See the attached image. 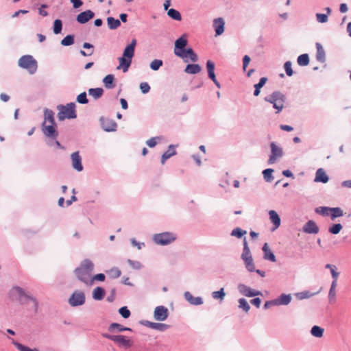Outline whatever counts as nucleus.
Wrapping results in <instances>:
<instances>
[{"label": "nucleus", "mask_w": 351, "mask_h": 351, "mask_svg": "<svg viewBox=\"0 0 351 351\" xmlns=\"http://www.w3.org/2000/svg\"><path fill=\"white\" fill-rule=\"evenodd\" d=\"M94 264L90 260H84L80 266L77 267L74 273L79 280L86 285H93V272Z\"/></svg>", "instance_id": "1"}, {"label": "nucleus", "mask_w": 351, "mask_h": 351, "mask_svg": "<svg viewBox=\"0 0 351 351\" xmlns=\"http://www.w3.org/2000/svg\"><path fill=\"white\" fill-rule=\"evenodd\" d=\"M136 45V40L132 39L130 44L125 48L123 56L119 58V65L117 66V69H122L124 73L128 71L132 59L134 56Z\"/></svg>", "instance_id": "2"}, {"label": "nucleus", "mask_w": 351, "mask_h": 351, "mask_svg": "<svg viewBox=\"0 0 351 351\" xmlns=\"http://www.w3.org/2000/svg\"><path fill=\"white\" fill-rule=\"evenodd\" d=\"M264 100L272 104L273 108L276 110V114H278L284 108L286 96L282 93L276 90L265 97Z\"/></svg>", "instance_id": "3"}, {"label": "nucleus", "mask_w": 351, "mask_h": 351, "mask_svg": "<svg viewBox=\"0 0 351 351\" xmlns=\"http://www.w3.org/2000/svg\"><path fill=\"white\" fill-rule=\"evenodd\" d=\"M10 295L12 300H18L19 302H20L22 304L25 302V300L32 301L34 303V311H37V309H38L37 300L35 298L27 295L25 293V291L23 290V289H21V287H13L10 291Z\"/></svg>", "instance_id": "4"}, {"label": "nucleus", "mask_w": 351, "mask_h": 351, "mask_svg": "<svg viewBox=\"0 0 351 351\" xmlns=\"http://www.w3.org/2000/svg\"><path fill=\"white\" fill-rule=\"evenodd\" d=\"M58 109V119L60 121L76 117L75 104L74 103H70L66 106H59Z\"/></svg>", "instance_id": "5"}, {"label": "nucleus", "mask_w": 351, "mask_h": 351, "mask_svg": "<svg viewBox=\"0 0 351 351\" xmlns=\"http://www.w3.org/2000/svg\"><path fill=\"white\" fill-rule=\"evenodd\" d=\"M20 67L26 69L30 74H34L38 68L36 60L30 55L21 57L18 61Z\"/></svg>", "instance_id": "6"}, {"label": "nucleus", "mask_w": 351, "mask_h": 351, "mask_svg": "<svg viewBox=\"0 0 351 351\" xmlns=\"http://www.w3.org/2000/svg\"><path fill=\"white\" fill-rule=\"evenodd\" d=\"M102 336L117 343L119 346L123 347L125 349L130 348L133 344L132 341L130 338L124 335H112L109 334H103Z\"/></svg>", "instance_id": "7"}, {"label": "nucleus", "mask_w": 351, "mask_h": 351, "mask_svg": "<svg viewBox=\"0 0 351 351\" xmlns=\"http://www.w3.org/2000/svg\"><path fill=\"white\" fill-rule=\"evenodd\" d=\"M176 239V235L171 232H162L156 234L154 236L153 238L154 242L156 244L161 245H168L174 241Z\"/></svg>", "instance_id": "8"}, {"label": "nucleus", "mask_w": 351, "mask_h": 351, "mask_svg": "<svg viewBox=\"0 0 351 351\" xmlns=\"http://www.w3.org/2000/svg\"><path fill=\"white\" fill-rule=\"evenodd\" d=\"M271 154L267 161L269 165L276 162L277 159L280 158L283 156L282 148L278 146L274 142L270 143Z\"/></svg>", "instance_id": "9"}, {"label": "nucleus", "mask_w": 351, "mask_h": 351, "mask_svg": "<svg viewBox=\"0 0 351 351\" xmlns=\"http://www.w3.org/2000/svg\"><path fill=\"white\" fill-rule=\"evenodd\" d=\"M69 302L72 306H80L85 302V295L81 291H75L70 297Z\"/></svg>", "instance_id": "10"}, {"label": "nucleus", "mask_w": 351, "mask_h": 351, "mask_svg": "<svg viewBox=\"0 0 351 351\" xmlns=\"http://www.w3.org/2000/svg\"><path fill=\"white\" fill-rule=\"evenodd\" d=\"M237 289L241 295L249 298L262 295L260 291L252 289L250 287L241 283L238 285Z\"/></svg>", "instance_id": "11"}, {"label": "nucleus", "mask_w": 351, "mask_h": 351, "mask_svg": "<svg viewBox=\"0 0 351 351\" xmlns=\"http://www.w3.org/2000/svg\"><path fill=\"white\" fill-rule=\"evenodd\" d=\"M187 45V39L185 35L182 36L175 42L174 53L178 57H184L183 51Z\"/></svg>", "instance_id": "12"}, {"label": "nucleus", "mask_w": 351, "mask_h": 351, "mask_svg": "<svg viewBox=\"0 0 351 351\" xmlns=\"http://www.w3.org/2000/svg\"><path fill=\"white\" fill-rule=\"evenodd\" d=\"M56 123H43L42 125V130L43 134L49 138H56L58 133L56 130Z\"/></svg>", "instance_id": "13"}, {"label": "nucleus", "mask_w": 351, "mask_h": 351, "mask_svg": "<svg viewBox=\"0 0 351 351\" xmlns=\"http://www.w3.org/2000/svg\"><path fill=\"white\" fill-rule=\"evenodd\" d=\"M101 124L102 128L106 132H113L117 130V125L116 122L108 118H101Z\"/></svg>", "instance_id": "14"}, {"label": "nucleus", "mask_w": 351, "mask_h": 351, "mask_svg": "<svg viewBox=\"0 0 351 351\" xmlns=\"http://www.w3.org/2000/svg\"><path fill=\"white\" fill-rule=\"evenodd\" d=\"M319 230V227L313 220L308 221L302 227V232L306 234H317Z\"/></svg>", "instance_id": "15"}, {"label": "nucleus", "mask_w": 351, "mask_h": 351, "mask_svg": "<svg viewBox=\"0 0 351 351\" xmlns=\"http://www.w3.org/2000/svg\"><path fill=\"white\" fill-rule=\"evenodd\" d=\"M168 317V309L163 306H157L154 310V318L158 321H164Z\"/></svg>", "instance_id": "16"}, {"label": "nucleus", "mask_w": 351, "mask_h": 351, "mask_svg": "<svg viewBox=\"0 0 351 351\" xmlns=\"http://www.w3.org/2000/svg\"><path fill=\"white\" fill-rule=\"evenodd\" d=\"M72 167L77 171H81L83 169L82 165V158L79 155V152H76L71 154Z\"/></svg>", "instance_id": "17"}, {"label": "nucleus", "mask_w": 351, "mask_h": 351, "mask_svg": "<svg viewBox=\"0 0 351 351\" xmlns=\"http://www.w3.org/2000/svg\"><path fill=\"white\" fill-rule=\"evenodd\" d=\"M292 300L291 294L282 293L275 299L276 306H287Z\"/></svg>", "instance_id": "18"}, {"label": "nucleus", "mask_w": 351, "mask_h": 351, "mask_svg": "<svg viewBox=\"0 0 351 351\" xmlns=\"http://www.w3.org/2000/svg\"><path fill=\"white\" fill-rule=\"evenodd\" d=\"M95 14L91 10H86L80 13L77 16V21L84 24L94 17Z\"/></svg>", "instance_id": "19"}, {"label": "nucleus", "mask_w": 351, "mask_h": 351, "mask_svg": "<svg viewBox=\"0 0 351 351\" xmlns=\"http://www.w3.org/2000/svg\"><path fill=\"white\" fill-rule=\"evenodd\" d=\"M184 57H180L185 62L189 61L196 62L197 56L191 48L186 49L183 51Z\"/></svg>", "instance_id": "20"}, {"label": "nucleus", "mask_w": 351, "mask_h": 351, "mask_svg": "<svg viewBox=\"0 0 351 351\" xmlns=\"http://www.w3.org/2000/svg\"><path fill=\"white\" fill-rule=\"evenodd\" d=\"M329 180V178L326 173L325 171L322 168H319L315 173V178L314 181L315 182L327 183Z\"/></svg>", "instance_id": "21"}, {"label": "nucleus", "mask_w": 351, "mask_h": 351, "mask_svg": "<svg viewBox=\"0 0 351 351\" xmlns=\"http://www.w3.org/2000/svg\"><path fill=\"white\" fill-rule=\"evenodd\" d=\"M206 69L208 74V77L213 81V82L217 86H219V84L217 80L216 76L215 75V64L211 60H208L206 62Z\"/></svg>", "instance_id": "22"}, {"label": "nucleus", "mask_w": 351, "mask_h": 351, "mask_svg": "<svg viewBox=\"0 0 351 351\" xmlns=\"http://www.w3.org/2000/svg\"><path fill=\"white\" fill-rule=\"evenodd\" d=\"M315 45L317 49L316 60L321 63L325 62L326 53L322 45L319 43H316Z\"/></svg>", "instance_id": "23"}, {"label": "nucleus", "mask_w": 351, "mask_h": 351, "mask_svg": "<svg viewBox=\"0 0 351 351\" xmlns=\"http://www.w3.org/2000/svg\"><path fill=\"white\" fill-rule=\"evenodd\" d=\"M262 250H263V254H264V255H263L264 259L269 260L271 262L276 261V256H275L274 254L270 250L267 243H265L263 245Z\"/></svg>", "instance_id": "24"}, {"label": "nucleus", "mask_w": 351, "mask_h": 351, "mask_svg": "<svg viewBox=\"0 0 351 351\" xmlns=\"http://www.w3.org/2000/svg\"><path fill=\"white\" fill-rule=\"evenodd\" d=\"M108 331L110 332H123V331H131L132 329L130 328L125 327L122 326L121 324H117V323H112L110 324L108 328Z\"/></svg>", "instance_id": "25"}, {"label": "nucleus", "mask_w": 351, "mask_h": 351, "mask_svg": "<svg viewBox=\"0 0 351 351\" xmlns=\"http://www.w3.org/2000/svg\"><path fill=\"white\" fill-rule=\"evenodd\" d=\"M269 215L270 220L271 221L274 226V229L275 230L278 228L280 226L281 222L278 214L275 210H271L269 211Z\"/></svg>", "instance_id": "26"}, {"label": "nucleus", "mask_w": 351, "mask_h": 351, "mask_svg": "<svg viewBox=\"0 0 351 351\" xmlns=\"http://www.w3.org/2000/svg\"><path fill=\"white\" fill-rule=\"evenodd\" d=\"M184 298L191 304L199 305L202 304V299L200 297H194L188 291L185 292Z\"/></svg>", "instance_id": "27"}, {"label": "nucleus", "mask_w": 351, "mask_h": 351, "mask_svg": "<svg viewBox=\"0 0 351 351\" xmlns=\"http://www.w3.org/2000/svg\"><path fill=\"white\" fill-rule=\"evenodd\" d=\"M330 216L332 220L343 215V211L340 207H330Z\"/></svg>", "instance_id": "28"}, {"label": "nucleus", "mask_w": 351, "mask_h": 351, "mask_svg": "<svg viewBox=\"0 0 351 351\" xmlns=\"http://www.w3.org/2000/svg\"><path fill=\"white\" fill-rule=\"evenodd\" d=\"M201 70H202V68L199 64H188L186 66L184 71L186 73H189V74H196V73H199L201 71Z\"/></svg>", "instance_id": "29"}, {"label": "nucleus", "mask_w": 351, "mask_h": 351, "mask_svg": "<svg viewBox=\"0 0 351 351\" xmlns=\"http://www.w3.org/2000/svg\"><path fill=\"white\" fill-rule=\"evenodd\" d=\"M267 81V78L265 77H263L260 79L258 83L254 84V95L257 97L260 95L261 93V88L266 84Z\"/></svg>", "instance_id": "30"}, {"label": "nucleus", "mask_w": 351, "mask_h": 351, "mask_svg": "<svg viewBox=\"0 0 351 351\" xmlns=\"http://www.w3.org/2000/svg\"><path fill=\"white\" fill-rule=\"evenodd\" d=\"M114 81V77L112 74L107 75L103 80L104 86L107 88H112L115 86Z\"/></svg>", "instance_id": "31"}, {"label": "nucleus", "mask_w": 351, "mask_h": 351, "mask_svg": "<svg viewBox=\"0 0 351 351\" xmlns=\"http://www.w3.org/2000/svg\"><path fill=\"white\" fill-rule=\"evenodd\" d=\"M176 154V151L173 145H170L167 151H166L161 157V163L164 164L165 161Z\"/></svg>", "instance_id": "32"}, {"label": "nucleus", "mask_w": 351, "mask_h": 351, "mask_svg": "<svg viewBox=\"0 0 351 351\" xmlns=\"http://www.w3.org/2000/svg\"><path fill=\"white\" fill-rule=\"evenodd\" d=\"M104 93V90L101 88H90L88 90V94L94 99H97L100 98Z\"/></svg>", "instance_id": "33"}, {"label": "nucleus", "mask_w": 351, "mask_h": 351, "mask_svg": "<svg viewBox=\"0 0 351 351\" xmlns=\"http://www.w3.org/2000/svg\"><path fill=\"white\" fill-rule=\"evenodd\" d=\"M337 285V281H332L330 288L328 293L329 302H332L335 300L336 298V291L335 289Z\"/></svg>", "instance_id": "34"}, {"label": "nucleus", "mask_w": 351, "mask_h": 351, "mask_svg": "<svg viewBox=\"0 0 351 351\" xmlns=\"http://www.w3.org/2000/svg\"><path fill=\"white\" fill-rule=\"evenodd\" d=\"M105 295V291L101 287H97L93 290V298L96 300H101Z\"/></svg>", "instance_id": "35"}, {"label": "nucleus", "mask_w": 351, "mask_h": 351, "mask_svg": "<svg viewBox=\"0 0 351 351\" xmlns=\"http://www.w3.org/2000/svg\"><path fill=\"white\" fill-rule=\"evenodd\" d=\"M325 268L329 269L332 278V281H337L339 273L337 271V267L335 265L326 264Z\"/></svg>", "instance_id": "36"}, {"label": "nucleus", "mask_w": 351, "mask_h": 351, "mask_svg": "<svg viewBox=\"0 0 351 351\" xmlns=\"http://www.w3.org/2000/svg\"><path fill=\"white\" fill-rule=\"evenodd\" d=\"M43 123H56L53 117V112L52 110L48 109L45 110V120Z\"/></svg>", "instance_id": "37"}, {"label": "nucleus", "mask_w": 351, "mask_h": 351, "mask_svg": "<svg viewBox=\"0 0 351 351\" xmlns=\"http://www.w3.org/2000/svg\"><path fill=\"white\" fill-rule=\"evenodd\" d=\"M309 56L307 53H303L298 57L297 62L300 66H307L309 64Z\"/></svg>", "instance_id": "38"}, {"label": "nucleus", "mask_w": 351, "mask_h": 351, "mask_svg": "<svg viewBox=\"0 0 351 351\" xmlns=\"http://www.w3.org/2000/svg\"><path fill=\"white\" fill-rule=\"evenodd\" d=\"M315 294H316V293H311L308 291H304L296 293L295 294V295L298 300H302L310 298L311 297L315 295Z\"/></svg>", "instance_id": "39"}, {"label": "nucleus", "mask_w": 351, "mask_h": 351, "mask_svg": "<svg viewBox=\"0 0 351 351\" xmlns=\"http://www.w3.org/2000/svg\"><path fill=\"white\" fill-rule=\"evenodd\" d=\"M324 328L318 326H313L311 328V333L313 337L320 338L324 335Z\"/></svg>", "instance_id": "40"}, {"label": "nucleus", "mask_w": 351, "mask_h": 351, "mask_svg": "<svg viewBox=\"0 0 351 351\" xmlns=\"http://www.w3.org/2000/svg\"><path fill=\"white\" fill-rule=\"evenodd\" d=\"M107 22L108 26L110 29H115L121 25L119 20L115 19L113 17H108Z\"/></svg>", "instance_id": "41"}, {"label": "nucleus", "mask_w": 351, "mask_h": 351, "mask_svg": "<svg viewBox=\"0 0 351 351\" xmlns=\"http://www.w3.org/2000/svg\"><path fill=\"white\" fill-rule=\"evenodd\" d=\"M243 260L245 263V267L247 269V271H249L250 272H253L254 271H255V265L253 261L252 256L243 258Z\"/></svg>", "instance_id": "42"}, {"label": "nucleus", "mask_w": 351, "mask_h": 351, "mask_svg": "<svg viewBox=\"0 0 351 351\" xmlns=\"http://www.w3.org/2000/svg\"><path fill=\"white\" fill-rule=\"evenodd\" d=\"M239 302V308H241L245 313H248L250 309V306L248 304L247 301L245 298H240L238 300Z\"/></svg>", "instance_id": "43"}, {"label": "nucleus", "mask_w": 351, "mask_h": 351, "mask_svg": "<svg viewBox=\"0 0 351 351\" xmlns=\"http://www.w3.org/2000/svg\"><path fill=\"white\" fill-rule=\"evenodd\" d=\"M247 257H252V254L248 247L246 238L245 237L243 239V250L241 254V258L243 259Z\"/></svg>", "instance_id": "44"}, {"label": "nucleus", "mask_w": 351, "mask_h": 351, "mask_svg": "<svg viewBox=\"0 0 351 351\" xmlns=\"http://www.w3.org/2000/svg\"><path fill=\"white\" fill-rule=\"evenodd\" d=\"M273 172L274 169L270 168L263 170V175L266 182H270L274 180V176H272Z\"/></svg>", "instance_id": "45"}, {"label": "nucleus", "mask_w": 351, "mask_h": 351, "mask_svg": "<svg viewBox=\"0 0 351 351\" xmlns=\"http://www.w3.org/2000/svg\"><path fill=\"white\" fill-rule=\"evenodd\" d=\"M343 226L341 223H335L332 224L328 228V232L332 234H337L342 230Z\"/></svg>", "instance_id": "46"}, {"label": "nucleus", "mask_w": 351, "mask_h": 351, "mask_svg": "<svg viewBox=\"0 0 351 351\" xmlns=\"http://www.w3.org/2000/svg\"><path fill=\"white\" fill-rule=\"evenodd\" d=\"M167 14L169 17L174 20L180 21L182 19L180 12L175 9H169L167 12Z\"/></svg>", "instance_id": "47"}, {"label": "nucleus", "mask_w": 351, "mask_h": 351, "mask_svg": "<svg viewBox=\"0 0 351 351\" xmlns=\"http://www.w3.org/2000/svg\"><path fill=\"white\" fill-rule=\"evenodd\" d=\"M330 207L327 206H319L315 208V211L317 214L323 215V216H328L329 215Z\"/></svg>", "instance_id": "48"}, {"label": "nucleus", "mask_w": 351, "mask_h": 351, "mask_svg": "<svg viewBox=\"0 0 351 351\" xmlns=\"http://www.w3.org/2000/svg\"><path fill=\"white\" fill-rule=\"evenodd\" d=\"M150 327L160 331H164L168 328V325L162 323H150Z\"/></svg>", "instance_id": "49"}, {"label": "nucleus", "mask_w": 351, "mask_h": 351, "mask_svg": "<svg viewBox=\"0 0 351 351\" xmlns=\"http://www.w3.org/2000/svg\"><path fill=\"white\" fill-rule=\"evenodd\" d=\"M74 43V36L67 35L61 40V45L63 46H70Z\"/></svg>", "instance_id": "50"}, {"label": "nucleus", "mask_w": 351, "mask_h": 351, "mask_svg": "<svg viewBox=\"0 0 351 351\" xmlns=\"http://www.w3.org/2000/svg\"><path fill=\"white\" fill-rule=\"evenodd\" d=\"M83 47L84 49H91L92 50L89 53H86L84 51L81 50L80 53V54L82 56H91L93 53V52H94V50H93L94 47H93V45H91V44H90L88 43H84L83 44Z\"/></svg>", "instance_id": "51"}, {"label": "nucleus", "mask_w": 351, "mask_h": 351, "mask_svg": "<svg viewBox=\"0 0 351 351\" xmlns=\"http://www.w3.org/2000/svg\"><path fill=\"white\" fill-rule=\"evenodd\" d=\"M247 233L245 230H242L240 228H235L231 232L232 236H234L237 238H241L243 235Z\"/></svg>", "instance_id": "52"}, {"label": "nucleus", "mask_w": 351, "mask_h": 351, "mask_svg": "<svg viewBox=\"0 0 351 351\" xmlns=\"http://www.w3.org/2000/svg\"><path fill=\"white\" fill-rule=\"evenodd\" d=\"M62 23L61 20L56 19L53 23V32L56 34H60L62 31Z\"/></svg>", "instance_id": "53"}, {"label": "nucleus", "mask_w": 351, "mask_h": 351, "mask_svg": "<svg viewBox=\"0 0 351 351\" xmlns=\"http://www.w3.org/2000/svg\"><path fill=\"white\" fill-rule=\"evenodd\" d=\"M77 101L80 104H85L88 102L86 97V93L83 92L77 97Z\"/></svg>", "instance_id": "54"}, {"label": "nucleus", "mask_w": 351, "mask_h": 351, "mask_svg": "<svg viewBox=\"0 0 351 351\" xmlns=\"http://www.w3.org/2000/svg\"><path fill=\"white\" fill-rule=\"evenodd\" d=\"M162 65V61L160 60H154L150 64V67L154 71H157Z\"/></svg>", "instance_id": "55"}, {"label": "nucleus", "mask_w": 351, "mask_h": 351, "mask_svg": "<svg viewBox=\"0 0 351 351\" xmlns=\"http://www.w3.org/2000/svg\"><path fill=\"white\" fill-rule=\"evenodd\" d=\"M284 68L286 72V74L288 76H292L293 71L291 68V61H287L284 64Z\"/></svg>", "instance_id": "56"}, {"label": "nucleus", "mask_w": 351, "mask_h": 351, "mask_svg": "<svg viewBox=\"0 0 351 351\" xmlns=\"http://www.w3.org/2000/svg\"><path fill=\"white\" fill-rule=\"evenodd\" d=\"M315 16L317 21L320 23H325L328 20L327 14H325L317 13Z\"/></svg>", "instance_id": "57"}, {"label": "nucleus", "mask_w": 351, "mask_h": 351, "mask_svg": "<svg viewBox=\"0 0 351 351\" xmlns=\"http://www.w3.org/2000/svg\"><path fill=\"white\" fill-rule=\"evenodd\" d=\"M119 312L121 315V316L125 319H127L130 316V311L128 309L126 306L120 308Z\"/></svg>", "instance_id": "58"}, {"label": "nucleus", "mask_w": 351, "mask_h": 351, "mask_svg": "<svg viewBox=\"0 0 351 351\" xmlns=\"http://www.w3.org/2000/svg\"><path fill=\"white\" fill-rule=\"evenodd\" d=\"M14 346L19 351H38L36 349H30L29 347L22 345L19 343H14Z\"/></svg>", "instance_id": "59"}, {"label": "nucleus", "mask_w": 351, "mask_h": 351, "mask_svg": "<svg viewBox=\"0 0 351 351\" xmlns=\"http://www.w3.org/2000/svg\"><path fill=\"white\" fill-rule=\"evenodd\" d=\"M140 89L144 94L147 93L150 90V86L147 82H142L140 84Z\"/></svg>", "instance_id": "60"}, {"label": "nucleus", "mask_w": 351, "mask_h": 351, "mask_svg": "<svg viewBox=\"0 0 351 351\" xmlns=\"http://www.w3.org/2000/svg\"><path fill=\"white\" fill-rule=\"evenodd\" d=\"M110 276L112 278H119L121 276V271L117 268H112L109 271Z\"/></svg>", "instance_id": "61"}, {"label": "nucleus", "mask_w": 351, "mask_h": 351, "mask_svg": "<svg viewBox=\"0 0 351 351\" xmlns=\"http://www.w3.org/2000/svg\"><path fill=\"white\" fill-rule=\"evenodd\" d=\"M251 59L250 57L247 55L244 56L243 58V70L245 71L247 65L249 64Z\"/></svg>", "instance_id": "62"}, {"label": "nucleus", "mask_w": 351, "mask_h": 351, "mask_svg": "<svg viewBox=\"0 0 351 351\" xmlns=\"http://www.w3.org/2000/svg\"><path fill=\"white\" fill-rule=\"evenodd\" d=\"M158 138L156 137H153V138H151L150 139L147 140L146 141V144L149 147H154L156 146V145L157 144V141H156V139Z\"/></svg>", "instance_id": "63"}, {"label": "nucleus", "mask_w": 351, "mask_h": 351, "mask_svg": "<svg viewBox=\"0 0 351 351\" xmlns=\"http://www.w3.org/2000/svg\"><path fill=\"white\" fill-rule=\"evenodd\" d=\"M271 306H276L275 299L266 301L264 304L263 308L265 309H267V308H270Z\"/></svg>", "instance_id": "64"}]
</instances>
